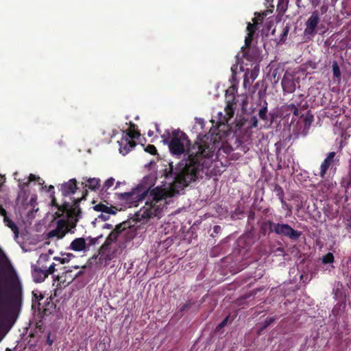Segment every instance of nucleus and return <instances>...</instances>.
<instances>
[{
  "instance_id": "nucleus-1",
  "label": "nucleus",
  "mask_w": 351,
  "mask_h": 351,
  "mask_svg": "<svg viewBox=\"0 0 351 351\" xmlns=\"http://www.w3.org/2000/svg\"><path fill=\"white\" fill-rule=\"evenodd\" d=\"M161 137L162 142L169 146L173 155L180 156L186 152L187 160L180 163L174 171H172L174 178L173 184L165 187L157 186L149 192L145 206L138 215L144 219L161 217L170 199L195 181L204 167H209L210 158L219 144L217 135L208 134L202 136L199 134V141L189 147L187 136L179 130L167 131Z\"/></svg>"
},
{
  "instance_id": "nucleus-2",
  "label": "nucleus",
  "mask_w": 351,
  "mask_h": 351,
  "mask_svg": "<svg viewBox=\"0 0 351 351\" xmlns=\"http://www.w3.org/2000/svg\"><path fill=\"white\" fill-rule=\"evenodd\" d=\"M50 258V255L42 254L39 256L36 263L32 265V274L34 282L38 283L43 282L49 274L47 271V265H45Z\"/></svg>"
},
{
  "instance_id": "nucleus-3",
  "label": "nucleus",
  "mask_w": 351,
  "mask_h": 351,
  "mask_svg": "<svg viewBox=\"0 0 351 351\" xmlns=\"http://www.w3.org/2000/svg\"><path fill=\"white\" fill-rule=\"evenodd\" d=\"M8 284L10 287V298L14 305H21L22 302V285L19 277L16 274H11L8 276Z\"/></svg>"
},
{
  "instance_id": "nucleus-4",
  "label": "nucleus",
  "mask_w": 351,
  "mask_h": 351,
  "mask_svg": "<svg viewBox=\"0 0 351 351\" xmlns=\"http://www.w3.org/2000/svg\"><path fill=\"white\" fill-rule=\"evenodd\" d=\"M80 199L77 198L75 199L72 203L64 202L61 206H58L59 212H56V214L60 217L66 215V217L70 218L71 221H77V217L80 216L81 213L79 207V202Z\"/></svg>"
},
{
  "instance_id": "nucleus-5",
  "label": "nucleus",
  "mask_w": 351,
  "mask_h": 351,
  "mask_svg": "<svg viewBox=\"0 0 351 351\" xmlns=\"http://www.w3.org/2000/svg\"><path fill=\"white\" fill-rule=\"evenodd\" d=\"M140 134L136 131H130L124 134L121 141H118L119 152L123 156L128 154L136 145L134 139L138 138Z\"/></svg>"
},
{
  "instance_id": "nucleus-6",
  "label": "nucleus",
  "mask_w": 351,
  "mask_h": 351,
  "mask_svg": "<svg viewBox=\"0 0 351 351\" xmlns=\"http://www.w3.org/2000/svg\"><path fill=\"white\" fill-rule=\"evenodd\" d=\"M270 228L276 234L291 239H296L300 236V232L294 230L288 224L270 223Z\"/></svg>"
},
{
  "instance_id": "nucleus-7",
  "label": "nucleus",
  "mask_w": 351,
  "mask_h": 351,
  "mask_svg": "<svg viewBox=\"0 0 351 351\" xmlns=\"http://www.w3.org/2000/svg\"><path fill=\"white\" fill-rule=\"evenodd\" d=\"M147 193V191H144L141 192L138 189H136L130 193H120L119 195V199L124 201L125 203L128 204L130 206H136L138 205V202L143 200Z\"/></svg>"
},
{
  "instance_id": "nucleus-8",
  "label": "nucleus",
  "mask_w": 351,
  "mask_h": 351,
  "mask_svg": "<svg viewBox=\"0 0 351 351\" xmlns=\"http://www.w3.org/2000/svg\"><path fill=\"white\" fill-rule=\"evenodd\" d=\"M234 108L233 104L228 101L224 108V113L218 112L217 115L215 117V119L212 121L217 123V125H224L228 123V120L233 117Z\"/></svg>"
},
{
  "instance_id": "nucleus-9",
  "label": "nucleus",
  "mask_w": 351,
  "mask_h": 351,
  "mask_svg": "<svg viewBox=\"0 0 351 351\" xmlns=\"http://www.w3.org/2000/svg\"><path fill=\"white\" fill-rule=\"evenodd\" d=\"M336 152H331L328 154L326 158L322 162L319 175L324 178L329 167L336 166L339 162V156L336 157Z\"/></svg>"
},
{
  "instance_id": "nucleus-10",
  "label": "nucleus",
  "mask_w": 351,
  "mask_h": 351,
  "mask_svg": "<svg viewBox=\"0 0 351 351\" xmlns=\"http://www.w3.org/2000/svg\"><path fill=\"white\" fill-rule=\"evenodd\" d=\"M130 232V230H126L125 228L122 230H119L118 228L113 230L107 237L104 245H103V249L110 245L114 241H119L125 238L128 233Z\"/></svg>"
},
{
  "instance_id": "nucleus-11",
  "label": "nucleus",
  "mask_w": 351,
  "mask_h": 351,
  "mask_svg": "<svg viewBox=\"0 0 351 351\" xmlns=\"http://www.w3.org/2000/svg\"><path fill=\"white\" fill-rule=\"evenodd\" d=\"M319 22V14L317 11L313 12L306 21L304 29L305 35L313 36L315 34L316 28Z\"/></svg>"
},
{
  "instance_id": "nucleus-12",
  "label": "nucleus",
  "mask_w": 351,
  "mask_h": 351,
  "mask_svg": "<svg viewBox=\"0 0 351 351\" xmlns=\"http://www.w3.org/2000/svg\"><path fill=\"white\" fill-rule=\"evenodd\" d=\"M281 84L285 92L292 93L295 90L297 82L292 74L286 73L282 80Z\"/></svg>"
},
{
  "instance_id": "nucleus-13",
  "label": "nucleus",
  "mask_w": 351,
  "mask_h": 351,
  "mask_svg": "<svg viewBox=\"0 0 351 351\" xmlns=\"http://www.w3.org/2000/svg\"><path fill=\"white\" fill-rule=\"evenodd\" d=\"M94 210L100 212L101 214L98 215V219L102 221H106L110 218L111 215H115L116 212L111 207L104 204H98L93 206Z\"/></svg>"
},
{
  "instance_id": "nucleus-14",
  "label": "nucleus",
  "mask_w": 351,
  "mask_h": 351,
  "mask_svg": "<svg viewBox=\"0 0 351 351\" xmlns=\"http://www.w3.org/2000/svg\"><path fill=\"white\" fill-rule=\"evenodd\" d=\"M60 190L64 196L74 194L77 190L76 180L75 179H71L67 182L62 184Z\"/></svg>"
},
{
  "instance_id": "nucleus-15",
  "label": "nucleus",
  "mask_w": 351,
  "mask_h": 351,
  "mask_svg": "<svg viewBox=\"0 0 351 351\" xmlns=\"http://www.w3.org/2000/svg\"><path fill=\"white\" fill-rule=\"evenodd\" d=\"M259 73V67L256 65L254 69L251 71L247 69L245 73L244 76V82L243 85L246 86L247 85L250 86L252 83L257 78Z\"/></svg>"
},
{
  "instance_id": "nucleus-16",
  "label": "nucleus",
  "mask_w": 351,
  "mask_h": 351,
  "mask_svg": "<svg viewBox=\"0 0 351 351\" xmlns=\"http://www.w3.org/2000/svg\"><path fill=\"white\" fill-rule=\"evenodd\" d=\"M71 271L72 270L71 269L66 270L62 276H58L56 277V280L59 281L60 283L62 282L63 284L66 283V285H69L79 275L82 274V271H80L76 274L71 275Z\"/></svg>"
},
{
  "instance_id": "nucleus-17",
  "label": "nucleus",
  "mask_w": 351,
  "mask_h": 351,
  "mask_svg": "<svg viewBox=\"0 0 351 351\" xmlns=\"http://www.w3.org/2000/svg\"><path fill=\"white\" fill-rule=\"evenodd\" d=\"M0 215L4 217V218H3L4 223H5V225L8 227H9L12 230V232L14 234V239H17L19 237L18 228L14 222H12L10 219H9L8 218V217L6 216L5 210L1 206H0Z\"/></svg>"
},
{
  "instance_id": "nucleus-18",
  "label": "nucleus",
  "mask_w": 351,
  "mask_h": 351,
  "mask_svg": "<svg viewBox=\"0 0 351 351\" xmlns=\"http://www.w3.org/2000/svg\"><path fill=\"white\" fill-rule=\"evenodd\" d=\"M69 248L73 251L81 252L86 250V243L84 238H77L74 239Z\"/></svg>"
},
{
  "instance_id": "nucleus-19",
  "label": "nucleus",
  "mask_w": 351,
  "mask_h": 351,
  "mask_svg": "<svg viewBox=\"0 0 351 351\" xmlns=\"http://www.w3.org/2000/svg\"><path fill=\"white\" fill-rule=\"evenodd\" d=\"M83 184H85L86 187L91 190H95L100 185V180L98 178H84Z\"/></svg>"
},
{
  "instance_id": "nucleus-20",
  "label": "nucleus",
  "mask_w": 351,
  "mask_h": 351,
  "mask_svg": "<svg viewBox=\"0 0 351 351\" xmlns=\"http://www.w3.org/2000/svg\"><path fill=\"white\" fill-rule=\"evenodd\" d=\"M256 30V27L254 24H251L250 23H247V34L245 39V45L246 47H249L251 44L252 40V36Z\"/></svg>"
},
{
  "instance_id": "nucleus-21",
  "label": "nucleus",
  "mask_w": 351,
  "mask_h": 351,
  "mask_svg": "<svg viewBox=\"0 0 351 351\" xmlns=\"http://www.w3.org/2000/svg\"><path fill=\"white\" fill-rule=\"evenodd\" d=\"M66 231L64 228V226H58L54 230H51L49 232V237H56L58 239H62L64 237Z\"/></svg>"
},
{
  "instance_id": "nucleus-22",
  "label": "nucleus",
  "mask_w": 351,
  "mask_h": 351,
  "mask_svg": "<svg viewBox=\"0 0 351 351\" xmlns=\"http://www.w3.org/2000/svg\"><path fill=\"white\" fill-rule=\"evenodd\" d=\"M332 69L334 78L338 83H340V82H341V71H340V68H339L337 61H334L332 62Z\"/></svg>"
},
{
  "instance_id": "nucleus-23",
  "label": "nucleus",
  "mask_w": 351,
  "mask_h": 351,
  "mask_svg": "<svg viewBox=\"0 0 351 351\" xmlns=\"http://www.w3.org/2000/svg\"><path fill=\"white\" fill-rule=\"evenodd\" d=\"M71 257H73V255L72 254H66L63 255L62 257H54L53 259L56 261H59L61 264H64L65 263H68Z\"/></svg>"
},
{
  "instance_id": "nucleus-24",
  "label": "nucleus",
  "mask_w": 351,
  "mask_h": 351,
  "mask_svg": "<svg viewBox=\"0 0 351 351\" xmlns=\"http://www.w3.org/2000/svg\"><path fill=\"white\" fill-rule=\"evenodd\" d=\"M333 185L332 184H323L320 185V190L322 192L323 196H327L330 187H332Z\"/></svg>"
},
{
  "instance_id": "nucleus-25",
  "label": "nucleus",
  "mask_w": 351,
  "mask_h": 351,
  "mask_svg": "<svg viewBox=\"0 0 351 351\" xmlns=\"http://www.w3.org/2000/svg\"><path fill=\"white\" fill-rule=\"evenodd\" d=\"M334 261V256L332 253L329 252L322 258V262L324 264L332 263Z\"/></svg>"
},
{
  "instance_id": "nucleus-26",
  "label": "nucleus",
  "mask_w": 351,
  "mask_h": 351,
  "mask_svg": "<svg viewBox=\"0 0 351 351\" xmlns=\"http://www.w3.org/2000/svg\"><path fill=\"white\" fill-rule=\"evenodd\" d=\"M287 110L293 112L295 116L298 115V108L294 104H289L287 106Z\"/></svg>"
},
{
  "instance_id": "nucleus-27",
  "label": "nucleus",
  "mask_w": 351,
  "mask_h": 351,
  "mask_svg": "<svg viewBox=\"0 0 351 351\" xmlns=\"http://www.w3.org/2000/svg\"><path fill=\"white\" fill-rule=\"evenodd\" d=\"M267 109L266 107L261 108L258 112L260 118H261L263 120H266L267 118Z\"/></svg>"
},
{
  "instance_id": "nucleus-28",
  "label": "nucleus",
  "mask_w": 351,
  "mask_h": 351,
  "mask_svg": "<svg viewBox=\"0 0 351 351\" xmlns=\"http://www.w3.org/2000/svg\"><path fill=\"white\" fill-rule=\"evenodd\" d=\"M114 178H110L108 179L104 182V189H106V190L108 189L110 187H111L114 184Z\"/></svg>"
},
{
  "instance_id": "nucleus-29",
  "label": "nucleus",
  "mask_w": 351,
  "mask_h": 351,
  "mask_svg": "<svg viewBox=\"0 0 351 351\" xmlns=\"http://www.w3.org/2000/svg\"><path fill=\"white\" fill-rule=\"evenodd\" d=\"M267 12L268 11H266L265 12H264L263 14L255 13L256 17H255L254 23H258V21H261L263 20V17L267 15Z\"/></svg>"
},
{
  "instance_id": "nucleus-30",
  "label": "nucleus",
  "mask_w": 351,
  "mask_h": 351,
  "mask_svg": "<svg viewBox=\"0 0 351 351\" xmlns=\"http://www.w3.org/2000/svg\"><path fill=\"white\" fill-rule=\"evenodd\" d=\"M195 121H196L195 127L196 128L199 127V128L202 130L204 128V119H201V118H195Z\"/></svg>"
},
{
  "instance_id": "nucleus-31",
  "label": "nucleus",
  "mask_w": 351,
  "mask_h": 351,
  "mask_svg": "<svg viewBox=\"0 0 351 351\" xmlns=\"http://www.w3.org/2000/svg\"><path fill=\"white\" fill-rule=\"evenodd\" d=\"M56 264L54 263H52L51 264H50L49 266H47V273L48 274H52L55 271H56Z\"/></svg>"
},
{
  "instance_id": "nucleus-32",
  "label": "nucleus",
  "mask_w": 351,
  "mask_h": 351,
  "mask_svg": "<svg viewBox=\"0 0 351 351\" xmlns=\"http://www.w3.org/2000/svg\"><path fill=\"white\" fill-rule=\"evenodd\" d=\"M36 178L35 175L30 174L29 178H28V179H27V182H24L23 185H27L29 182L35 180ZM19 185L20 187H22L23 184L21 182H20Z\"/></svg>"
},
{
  "instance_id": "nucleus-33",
  "label": "nucleus",
  "mask_w": 351,
  "mask_h": 351,
  "mask_svg": "<svg viewBox=\"0 0 351 351\" xmlns=\"http://www.w3.org/2000/svg\"><path fill=\"white\" fill-rule=\"evenodd\" d=\"M145 151L151 154H155L156 153V149L154 145H148L145 148Z\"/></svg>"
},
{
  "instance_id": "nucleus-34",
  "label": "nucleus",
  "mask_w": 351,
  "mask_h": 351,
  "mask_svg": "<svg viewBox=\"0 0 351 351\" xmlns=\"http://www.w3.org/2000/svg\"><path fill=\"white\" fill-rule=\"evenodd\" d=\"M274 319L273 317H267L265 322L264 325L262 327V329L266 328L268 326L274 322Z\"/></svg>"
},
{
  "instance_id": "nucleus-35",
  "label": "nucleus",
  "mask_w": 351,
  "mask_h": 351,
  "mask_svg": "<svg viewBox=\"0 0 351 351\" xmlns=\"http://www.w3.org/2000/svg\"><path fill=\"white\" fill-rule=\"evenodd\" d=\"M98 239H99V237H97V238H91V237L88 238V245H95L97 243V241H98Z\"/></svg>"
},
{
  "instance_id": "nucleus-36",
  "label": "nucleus",
  "mask_w": 351,
  "mask_h": 351,
  "mask_svg": "<svg viewBox=\"0 0 351 351\" xmlns=\"http://www.w3.org/2000/svg\"><path fill=\"white\" fill-rule=\"evenodd\" d=\"M278 191V195L279 196V198L282 202H283V191L281 188H279L277 189Z\"/></svg>"
},
{
  "instance_id": "nucleus-37",
  "label": "nucleus",
  "mask_w": 351,
  "mask_h": 351,
  "mask_svg": "<svg viewBox=\"0 0 351 351\" xmlns=\"http://www.w3.org/2000/svg\"><path fill=\"white\" fill-rule=\"evenodd\" d=\"M228 317H226L218 326L219 328H222L226 324H227V322H228Z\"/></svg>"
},
{
  "instance_id": "nucleus-38",
  "label": "nucleus",
  "mask_w": 351,
  "mask_h": 351,
  "mask_svg": "<svg viewBox=\"0 0 351 351\" xmlns=\"http://www.w3.org/2000/svg\"><path fill=\"white\" fill-rule=\"evenodd\" d=\"M3 298H2V289L0 287V308L2 307L3 305Z\"/></svg>"
},
{
  "instance_id": "nucleus-39",
  "label": "nucleus",
  "mask_w": 351,
  "mask_h": 351,
  "mask_svg": "<svg viewBox=\"0 0 351 351\" xmlns=\"http://www.w3.org/2000/svg\"><path fill=\"white\" fill-rule=\"evenodd\" d=\"M288 32H289V27H285V28L283 30V35L286 36L287 35Z\"/></svg>"
},
{
  "instance_id": "nucleus-40",
  "label": "nucleus",
  "mask_w": 351,
  "mask_h": 351,
  "mask_svg": "<svg viewBox=\"0 0 351 351\" xmlns=\"http://www.w3.org/2000/svg\"><path fill=\"white\" fill-rule=\"evenodd\" d=\"M257 119L256 117L254 118V123H253V126L254 127H256L257 125Z\"/></svg>"
},
{
  "instance_id": "nucleus-41",
  "label": "nucleus",
  "mask_w": 351,
  "mask_h": 351,
  "mask_svg": "<svg viewBox=\"0 0 351 351\" xmlns=\"http://www.w3.org/2000/svg\"><path fill=\"white\" fill-rule=\"evenodd\" d=\"M51 202H52V205L58 206V204H56V199L54 198H53Z\"/></svg>"
},
{
  "instance_id": "nucleus-42",
  "label": "nucleus",
  "mask_w": 351,
  "mask_h": 351,
  "mask_svg": "<svg viewBox=\"0 0 351 351\" xmlns=\"http://www.w3.org/2000/svg\"><path fill=\"white\" fill-rule=\"evenodd\" d=\"M152 134H153V132L149 131V132H148V135H149V136H152Z\"/></svg>"
},
{
  "instance_id": "nucleus-43",
  "label": "nucleus",
  "mask_w": 351,
  "mask_h": 351,
  "mask_svg": "<svg viewBox=\"0 0 351 351\" xmlns=\"http://www.w3.org/2000/svg\"><path fill=\"white\" fill-rule=\"evenodd\" d=\"M48 343H49V345H51L52 344V341L48 340Z\"/></svg>"
},
{
  "instance_id": "nucleus-44",
  "label": "nucleus",
  "mask_w": 351,
  "mask_h": 351,
  "mask_svg": "<svg viewBox=\"0 0 351 351\" xmlns=\"http://www.w3.org/2000/svg\"><path fill=\"white\" fill-rule=\"evenodd\" d=\"M106 226H108H108H110V225H109V224H108V223H106V224H105V227H106Z\"/></svg>"
},
{
  "instance_id": "nucleus-45",
  "label": "nucleus",
  "mask_w": 351,
  "mask_h": 351,
  "mask_svg": "<svg viewBox=\"0 0 351 351\" xmlns=\"http://www.w3.org/2000/svg\"><path fill=\"white\" fill-rule=\"evenodd\" d=\"M74 268H75V269H78V268H79V267H78V266H75V267H74Z\"/></svg>"
}]
</instances>
